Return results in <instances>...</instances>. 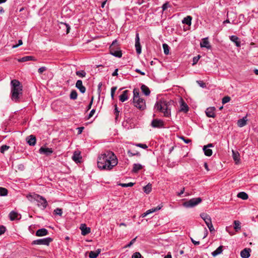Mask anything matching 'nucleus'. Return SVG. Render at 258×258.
I'll return each mask as SVG.
<instances>
[{"mask_svg":"<svg viewBox=\"0 0 258 258\" xmlns=\"http://www.w3.org/2000/svg\"><path fill=\"white\" fill-rule=\"evenodd\" d=\"M47 68L45 67H42L38 70V72L40 74H42L44 72L46 71Z\"/></svg>","mask_w":258,"mask_h":258,"instance_id":"51","label":"nucleus"},{"mask_svg":"<svg viewBox=\"0 0 258 258\" xmlns=\"http://www.w3.org/2000/svg\"><path fill=\"white\" fill-rule=\"evenodd\" d=\"M119 111H118V109H117V105H115V109H114V113L116 115V119H117V116H118L119 115Z\"/></svg>","mask_w":258,"mask_h":258,"instance_id":"55","label":"nucleus"},{"mask_svg":"<svg viewBox=\"0 0 258 258\" xmlns=\"http://www.w3.org/2000/svg\"><path fill=\"white\" fill-rule=\"evenodd\" d=\"M53 152V150L51 148L41 147L39 149V153L41 154H44L46 156L50 155Z\"/></svg>","mask_w":258,"mask_h":258,"instance_id":"12","label":"nucleus"},{"mask_svg":"<svg viewBox=\"0 0 258 258\" xmlns=\"http://www.w3.org/2000/svg\"><path fill=\"white\" fill-rule=\"evenodd\" d=\"M11 99L15 102H19L23 93L22 86L20 82L17 80L11 81Z\"/></svg>","mask_w":258,"mask_h":258,"instance_id":"2","label":"nucleus"},{"mask_svg":"<svg viewBox=\"0 0 258 258\" xmlns=\"http://www.w3.org/2000/svg\"><path fill=\"white\" fill-rule=\"evenodd\" d=\"M134 184L133 182H129L128 183H120L119 185L123 187H127L133 186Z\"/></svg>","mask_w":258,"mask_h":258,"instance_id":"45","label":"nucleus"},{"mask_svg":"<svg viewBox=\"0 0 258 258\" xmlns=\"http://www.w3.org/2000/svg\"><path fill=\"white\" fill-rule=\"evenodd\" d=\"M163 48L164 50V52L165 54L167 55L169 54V47L168 45L167 44H163Z\"/></svg>","mask_w":258,"mask_h":258,"instance_id":"44","label":"nucleus"},{"mask_svg":"<svg viewBox=\"0 0 258 258\" xmlns=\"http://www.w3.org/2000/svg\"><path fill=\"white\" fill-rule=\"evenodd\" d=\"M200 217L203 219L206 225L212 223L211 218L208 214L205 213H202L200 214Z\"/></svg>","mask_w":258,"mask_h":258,"instance_id":"11","label":"nucleus"},{"mask_svg":"<svg viewBox=\"0 0 258 258\" xmlns=\"http://www.w3.org/2000/svg\"><path fill=\"white\" fill-rule=\"evenodd\" d=\"M19 214L18 213L13 211L9 214V217L11 220L13 221L18 219Z\"/></svg>","mask_w":258,"mask_h":258,"instance_id":"28","label":"nucleus"},{"mask_svg":"<svg viewBox=\"0 0 258 258\" xmlns=\"http://www.w3.org/2000/svg\"><path fill=\"white\" fill-rule=\"evenodd\" d=\"M48 234V230L45 228L39 229L36 232L37 236H43Z\"/></svg>","mask_w":258,"mask_h":258,"instance_id":"20","label":"nucleus"},{"mask_svg":"<svg viewBox=\"0 0 258 258\" xmlns=\"http://www.w3.org/2000/svg\"><path fill=\"white\" fill-rule=\"evenodd\" d=\"M232 157L234 159V160L236 162V163H237L239 161V155L238 152H236L232 151Z\"/></svg>","mask_w":258,"mask_h":258,"instance_id":"35","label":"nucleus"},{"mask_svg":"<svg viewBox=\"0 0 258 258\" xmlns=\"http://www.w3.org/2000/svg\"><path fill=\"white\" fill-rule=\"evenodd\" d=\"M143 166L138 163H135L133 165V168L132 169V171L134 173L138 172L140 170L142 169Z\"/></svg>","mask_w":258,"mask_h":258,"instance_id":"26","label":"nucleus"},{"mask_svg":"<svg viewBox=\"0 0 258 258\" xmlns=\"http://www.w3.org/2000/svg\"><path fill=\"white\" fill-rule=\"evenodd\" d=\"M95 112V110L94 109H92L90 111V112L89 114L88 118H90V117H91L93 115Z\"/></svg>","mask_w":258,"mask_h":258,"instance_id":"62","label":"nucleus"},{"mask_svg":"<svg viewBox=\"0 0 258 258\" xmlns=\"http://www.w3.org/2000/svg\"><path fill=\"white\" fill-rule=\"evenodd\" d=\"M247 119L246 117H243L242 118L239 119L237 121V125L238 126L241 127L245 126L246 124Z\"/></svg>","mask_w":258,"mask_h":258,"instance_id":"23","label":"nucleus"},{"mask_svg":"<svg viewBox=\"0 0 258 258\" xmlns=\"http://www.w3.org/2000/svg\"><path fill=\"white\" fill-rule=\"evenodd\" d=\"M215 107H209L206 110V114L207 116L209 117H215Z\"/></svg>","mask_w":258,"mask_h":258,"instance_id":"15","label":"nucleus"},{"mask_svg":"<svg viewBox=\"0 0 258 258\" xmlns=\"http://www.w3.org/2000/svg\"><path fill=\"white\" fill-rule=\"evenodd\" d=\"M72 159L77 163H80L82 159L80 151H75L72 156Z\"/></svg>","mask_w":258,"mask_h":258,"instance_id":"10","label":"nucleus"},{"mask_svg":"<svg viewBox=\"0 0 258 258\" xmlns=\"http://www.w3.org/2000/svg\"><path fill=\"white\" fill-rule=\"evenodd\" d=\"M191 20L192 17L190 16H187V17L184 18V19L182 21V23L183 24H185L188 26H190L191 24Z\"/></svg>","mask_w":258,"mask_h":258,"instance_id":"27","label":"nucleus"},{"mask_svg":"<svg viewBox=\"0 0 258 258\" xmlns=\"http://www.w3.org/2000/svg\"><path fill=\"white\" fill-rule=\"evenodd\" d=\"M170 105V102L164 99H160L156 103L155 108L163 113L164 116L169 117L171 116Z\"/></svg>","mask_w":258,"mask_h":258,"instance_id":"3","label":"nucleus"},{"mask_svg":"<svg viewBox=\"0 0 258 258\" xmlns=\"http://www.w3.org/2000/svg\"><path fill=\"white\" fill-rule=\"evenodd\" d=\"M52 241V239L50 237H46L42 239H39L33 241L32 244L38 245H48L49 243Z\"/></svg>","mask_w":258,"mask_h":258,"instance_id":"8","label":"nucleus"},{"mask_svg":"<svg viewBox=\"0 0 258 258\" xmlns=\"http://www.w3.org/2000/svg\"><path fill=\"white\" fill-rule=\"evenodd\" d=\"M181 139H182L184 141V142L185 143H186V144H188V143H190L191 142L190 140H189V139H185L183 137H181Z\"/></svg>","mask_w":258,"mask_h":258,"instance_id":"63","label":"nucleus"},{"mask_svg":"<svg viewBox=\"0 0 258 258\" xmlns=\"http://www.w3.org/2000/svg\"><path fill=\"white\" fill-rule=\"evenodd\" d=\"M78 94L76 90L72 91L70 94V98L71 99L75 100L77 98Z\"/></svg>","mask_w":258,"mask_h":258,"instance_id":"41","label":"nucleus"},{"mask_svg":"<svg viewBox=\"0 0 258 258\" xmlns=\"http://www.w3.org/2000/svg\"><path fill=\"white\" fill-rule=\"evenodd\" d=\"M135 145L137 147H139L142 148L144 149H146L148 148V146L146 144H137Z\"/></svg>","mask_w":258,"mask_h":258,"instance_id":"53","label":"nucleus"},{"mask_svg":"<svg viewBox=\"0 0 258 258\" xmlns=\"http://www.w3.org/2000/svg\"><path fill=\"white\" fill-rule=\"evenodd\" d=\"M169 7H170V5H169V3H168V2L165 3V4H164L163 5V6L162 7L163 11H165Z\"/></svg>","mask_w":258,"mask_h":258,"instance_id":"50","label":"nucleus"},{"mask_svg":"<svg viewBox=\"0 0 258 258\" xmlns=\"http://www.w3.org/2000/svg\"><path fill=\"white\" fill-rule=\"evenodd\" d=\"M152 190V185L151 184H148L147 185L144 187V191L147 194H149Z\"/></svg>","mask_w":258,"mask_h":258,"instance_id":"36","label":"nucleus"},{"mask_svg":"<svg viewBox=\"0 0 258 258\" xmlns=\"http://www.w3.org/2000/svg\"><path fill=\"white\" fill-rule=\"evenodd\" d=\"M207 226L208 227V228L211 232H213L215 231V229L213 226L212 223L207 225Z\"/></svg>","mask_w":258,"mask_h":258,"instance_id":"52","label":"nucleus"},{"mask_svg":"<svg viewBox=\"0 0 258 258\" xmlns=\"http://www.w3.org/2000/svg\"><path fill=\"white\" fill-rule=\"evenodd\" d=\"M142 256L139 252H135L132 256V258H142Z\"/></svg>","mask_w":258,"mask_h":258,"instance_id":"48","label":"nucleus"},{"mask_svg":"<svg viewBox=\"0 0 258 258\" xmlns=\"http://www.w3.org/2000/svg\"><path fill=\"white\" fill-rule=\"evenodd\" d=\"M161 208H162V206H158V207H157L156 208L150 209L147 211V214H148V215H149L151 213L156 212V211L160 210L161 209Z\"/></svg>","mask_w":258,"mask_h":258,"instance_id":"37","label":"nucleus"},{"mask_svg":"<svg viewBox=\"0 0 258 258\" xmlns=\"http://www.w3.org/2000/svg\"><path fill=\"white\" fill-rule=\"evenodd\" d=\"M230 97L227 96H225L223 98L222 102L223 104H225L226 103L229 102L230 101Z\"/></svg>","mask_w":258,"mask_h":258,"instance_id":"47","label":"nucleus"},{"mask_svg":"<svg viewBox=\"0 0 258 258\" xmlns=\"http://www.w3.org/2000/svg\"><path fill=\"white\" fill-rule=\"evenodd\" d=\"M133 94H134V97H133V100H137V98H140V94L139 90L137 89H134L133 91Z\"/></svg>","mask_w":258,"mask_h":258,"instance_id":"38","label":"nucleus"},{"mask_svg":"<svg viewBox=\"0 0 258 258\" xmlns=\"http://www.w3.org/2000/svg\"><path fill=\"white\" fill-rule=\"evenodd\" d=\"M6 227L4 226H0V235L4 234L6 231Z\"/></svg>","mask_w":258,"mask_h":258,"instance_id":"54","label":"nucleus"},{"mask_svg":"<svg viewBox=\"0 0 258 258\" xmlns=\"http://www.w3.org/2000/svg\"><path fill=\"white\" fill-rule=\"evenodd\" d=\"M80 229L81 230V234L83 235H86L91 232L90 228L86 227L85 224H82L81 225Z\"/></svg>","mask_w":258,"mask_h":258,"instance_id":"13","label":"nucleus"},{"mask_svg":"<svg viewBox=\"0 0 258 258\" xmlns=\"http://www.w3.org/2000/svg\"><path fill=\"white\" fill-rule=\"evenodd\" d=\"M135 106L140 110H144L146 108V103L144 99L141 98L133 100Z\"/></svg>","mask_w":258,"mask_h":258,"instance_id":"7","label":"nucleus"},{"mask_svg":"<svg viewBox=\"0 0 258 258\" xmlns=\"http://www.w3.org/2000/svg\"><path fill=\"white\" fill-rule=\"evenodd\" d=\"M10 148V147L6 145H4L3 146H1V152L2 153H4V152L8 150Z\"/></svg>","mask_w":258,"mask_h":258,"instance_id":"46","label":"nucleus"},{"mask_svg":"<svg viewBox=\"0 0 258 258\" xmlns=\"http://www.w3.org/2000/svg\"><path fill=\"white\" fill-rule=\"evenodd\" d=\"M190 239H191V241H192V242L196 245H199L200 244V241H196L195 240H194L193 238H190Z\"/></svg>","mask_w":258,"mask_h":258,"instance_id":"59","label":"nucleus"},{"mask_svg":"<svg viewBox=\"0 0 258 258\" xmlns=\"http://www.w3.org/2000/svg\"><path fill=\"white\" fill-rule=\"evenodd\" d=\"M35 59L31 56H26L19 59L18 61L20 62H25L29 60H34Z\"/></svg>","mask_w":258,"mask_h":258,"instance_id":"32","label":"nucleus"},{"mask_svg":"<svg viewBox=\"0 0 258 258\" xmlns=\"http://www.w3.org/2000/svg\"><path fill=\"white\" fill-rule=\"evenodd\" d=\"M76 87L82 93H84L86 91V88L83 85L81 80H78L76 84Z\"/></svg>","mask_w":258,"mask_h":258,"instance_id":"16","label":"nucleus"},{"mask_svg":"<svg viewBox=\"0 0 258 258\" xmlns=\"http://www.w3.org/2000/svg\"><path fill=\"white\" fill-rule=\"evenodd\" d=\"M202 201V200L201 198H192L184 202L183 204V205L186 208H192L201 203Z\"/></svg>","mask_w":258,"mask_h":258,"instance_id":"6","label":"nucleus"},{"mask_svg":"<svg viewBox=\"0 0 258 258\" xmlns=\"http://www.w3.org/2000/svg\"><path fill=\"white\" fill-rule=\"evenodd\" d=\"M32 197L37 202L38 207H40L43 209L46 208L47 202L45 198L37 194H34Z\"/></svg>","mask_w":258,"mask_h":258,"instance_id":"5","label":"nucleus"},{"mask_svg":"<svg viewBox=\"0 0 258 258\" xmlns=\"http://www.w3.org/2000/svg\"><path fill=\"white\" fill-rule=\"evenodd\" d=\"M137 237L133 239L126 246V247H130L132 245H133L136 241Z\"/></svg>","mask_w":258,"mask_h":258,"instance_id":"57","label":"nucleus"},{"mask_svg":"<svg viewBox=\"0 0 258 258\" xmlns=\"http://www.w3.org/2000/svg\"><path fill=\"white\" fill-rule=\"evenodd\" d=\"M200 56L199 55L198 57H194L193 58V63L192 65H194L197 63L198 61Z\"/></svg>","mask_w":258,"mask_h":258,"instance_id":"56","label":"nucleus"},{"mask_svg":"<svg viewBox=\"0 0 258 258\" xmlns=\"http://www.w3.org/2000/svg\"><path fill=\"white\" fill-rule=\"evenodd\" d=\"M27 143L30 146H34L36 144V137L34 135L29 136L26 138Z\"/></svg>","mask_w":258,"mask_h":258,"instance_id":"14","label":"nucleus"},{"mask_svg":"<svg viewBox=\"0 0 258 258\" xmlns=\"http://www.w3.org/2000/svg\"><path fill=\"white\" fill-rule=\"evenodd\" d=\"M200 46L201 47H206L208 49L211 48V47L208 41V37L204 38L202 39V41L200 43Z\"/></svg>","mask_w":258,"mask_h":258,"instance_id":"17","label":"nucleus"},{"mask_svg":"<svg viewBox=\"0 0 258 258\" xmlns=\"http://www.w3.org/2000/svg\"><path fill=\"white\" fill-rule=\"evenodd\" d=\"M59 27L61 29H66V33L67 34H68L70 32V30L71 28L69 24H68L67 23L61 22L60 23Z\"/></svg>","mask_w":258,"mask_h":258,"instance_id":"24","label":"nucleus"},{"mask_svg":"<svg viewBox=\"0 0 258 258\" xmlns=\"http://www.w3.org/2000/svg\"><path fill=\"white\" fill-rule=\"evenodd\" d=\"M151 125L154 128H161L164 126V122L161 119H155L152 120Z\"/></svg>","mask_w":258,"mask_h":258,"instance_id":"9","label":"nucleus"},{"mask_svg":"<svg viewBox=\"0 0 258 258\" xmlns=\"http://www.w3.org/2000/svg\"><path fill=\"white\" fill-rule=\"evenodd\" d=\"M76 74L78 76L81 78L85 77L86 75V72L83 70L77 71Z\"/></svg>","mask_w":258,"mask_h":258,"instance_id":"42","label":"nucleus"},{"mask_svg":"<svg viewBox=\"0 0 258 258\" xmlns=\"http://www.w3.org/2000/svg\"><path fill=\"white\" fill-rule=\"evenodd\" d=\"M8 194V190L4 187H0V195L2 196H7Z\"/></svg>","mask_w":258,"mask_h":258,"instance_id":"43","label":"nucleus"},{"mask_svg":"<svg viewBox=\"0 0 258 258\" xmlns=\"http://www.w3.org/2000/svg\"><path fill=\"white\" fill-rule=\"evenodd\" d=\"M237 197L238 198L241 199L243 200H246L248 198V195L246 192H243V191L239 192L237 194Z\"/></svg>","mask_w":258,"mask_h":258,"instance_id":"29","label":"nucleus"},{"mask_svg":"<svg viewBox=\"0 0 258 258\" xmlns=\"http://www.w3.org/2000/svg\"><path fill=\"white\" fill-rule=\"evenodd\" d=\"M109 50L110 54L115 57H121L122 56L121 51L118 48L117 41L116 40L112 42L109 47Z\"/></svg>","mask_w":258,"mask_h":258,"instance_id":"4","label":"nucleus"},{"mask_svg":"<svg viewBox=\"0 0 258 258\" xmlns=\"http://www.w3.org/2000/svg\"><path fill=\"white\" fill-rule=\"evenodd\" d=\"M203 150L206 156H211L212 155V150L209 148H207V147H203Z\"/></svg>","mask_w":258,"mask_h":258,"instance_id":"33","label":"nucleus"},{"mask_svg":"<svg viewBox=\"0 0 258 258\" xmlns=\"http://www.w3.org/2000/svg\"><path fill=\"white\" fill-rule=\"evenodd\" d=\"M116 156L111 151H106L98 157V167L101 169L111 170L117 164Z\"/></svg>","mask_w":258,"mask_h":258,"instance_id":"1","label":"nucleus"},{"mask_svg":"<svg viewBox=\"0 0 258 258\" xmlns=\"http://www.w3.org/2000/svg\"><path fill=\"white\" fill-rule=\"evenodd\" d=\"M250 248H244L240 252V255L242 258H248L250 256Z\"/></svg>","mask_w":258,"mask_h":258,"instance_id":"19","label":"nucleus"},{"mask_svg":"<svg viewBox=\"0 0 258 258\" xmlns=\"http://www.w3.org/2000/svg\"><path fill=\"white\" fill-rule=\"evenodd\" d=\"M127 154L130 157H132L133 156H140V154L138 151L131 149H130L127 151Z\"/></svg>","mask_w":258,"mask_h":258,"instance_id":"30","label":"nucleus"},{"mask_svg":"<svg viewBox=\"0 0 258 258\" xmlns=\"http://www.w3.org/2000/svg\"><path fill=\"white\" fill-rule=\"evenodd\" d=\"M22 44H23V42H22V40H19L18 41V44L13 45V48H16V47H18L19 46L21 45Z\"/></svg>","mask_w":258,"mask_h":258,"instance_id":"58","label":"nucleus"},{"mask_svg":"<svg viewBox=\"0 0 258 258\" xmlns=\"http://www.w3.org/2000/svg\"><path fill=\"white\" fill-rule=\"evenodd\" d=\"M128 90H125L122 92V94L119 96V100L121 102H123L128 99Z\"/></svg>","mask_w":258,"mask_h":258,"instance_id":"22","label":"nucleus"},{"mask_svg":"<svg viewBox=\"0 0 258 258\" xmlns=\"http://www.w3.org/2000/svg\"><path fill=\"white\" fill-rule=\"evenodd\" d=\"M188 107L187 105L185 103L182 102L180 105V111H183L184 112H186L188 111Z\"/></svg>","mask_w":258,"mask_h":258,"instance_id":"34","label":"nucleus"},{"mask_svg":"<svg viewBox=\"0 0 258 258\" xmlns=\"http://www.w3.org/2000/svg\"><path fill=\"white\" fill-rule=\"evenodd\" d=\"M223 251V246H219L215 251L212 252V255L213 256H216L217 255L222 253Z\"/></svg>","mask_w":258,"mask_h":258,"instance_id":"31","label":"nucleus"},{"mask_svg":"<svg viewBox=\"0 0 258 258\" xmlns=\"http://www.w3.org/2000/svg\"><path fill=\"white\" fill-rule=\"evenodd\" d=\"M93 97H92L91 100L89 104L88 105V106L87 107V110H88L91 109V106H92V103H93Z\"/></svg>","mask_w":258,"mask_h":258,"instance_id":"60","label":"nucleus"},{"mask_svg":"<svg viewBox=\"0 0 258 258\" xmlns=\"http://www.w3.org/2000/svg\"><path fill=\"white\" fill-rule=\"evenodd\" d=\"M135 71H136V72H137V73H140V74L141 75H143V76H144V75H145V73L144 72H142L141 70H139V69H136Z\"/></svg>","mask_w":258,"mask_h":258,"instance_id":"64","label":"nucleus"},{"mask_svg":"<svg viewBox=\"0 0 258 258\" xmlns=\"http://www.w3.org/2000/svg\"><path fill=\"white\" fill-rule=\"evenodd\" d=\"M101 251V249H97L95 251H91L89 252V256L90 258H96L97 256L100 253Z\"/></svg>","mask_w":258,"mask_h":258,"instance_id":"21","label":"nucleus"},{"mask_svg":"<svg viewBox=\"0 0 258 258\" xmlns=\"http://www.w3.org/2000/svg\"><path fill=\"white\" fill-rule=\"evenodd\" d=\"M141 90L142 92L146 96H148L150 94L149 88L145 85H142L141 86Z\"/></svg>","mask_w":258,"mask_h":258,"instance_id":"25","label":"nucleus"},{"mask_svg":"<svg viewBox=\"0 0 258 258\" xmlns=\"http://www.w3.org/2000/svg\"><path fill=\"white\" fill-rule=\"evenodd\" d=\"M230 40L234 42L237 47H240L241 46L240 40L237 36L235 35H232L230 36Z\"/></svg>","mask_w":258,"mask_h":258,"instance_id":"18","label":"nucleus"},{"mask_svg":"<svg viewBox=\"0 0 258 258\" xmlns=\"http://www.w3.org/2000/svg\"><path fill=\"white\" fill-rule=\"evenodd\" d=\"M234 229L237 231L238 230L240 229L241 226H240V222L239 221H234Z\"/></svg>","mask_w":258,"mask_h":258,"instance_id":"40","label":"nucleus"},{"mask_svg":"<svg viewBox=\"0 0 258 258\" xmlns=\"http://www.w3.org/2000/svg\"><path fill=\"white\" fill-rule=\"evenodd\" d=\"M135 42H140L139 34L138 33H136Z\"/></svg>","mask_w":258,"mask_h":258,"instance_id":"61","label":"nucleus"},{"mask_svg":"<svg viewBox=\"0 0 258 258\" xmlns=\"http://www.w3.org/2000/svg\"><path fill=\"white\" fill-rule=\"evenodd\" d=\"M135 47L137 53L139 54L141 53L142 49L141 45L140 42H135Z\"/></svg>","mask_w":258,"mask_h":258,"instance_id":"39","label":"nucleus"},{"mask_svg":"<svg viewBox=\"0 0 258 258\" xmlns=\"http://www.w3.org/2000/svg\"><path fill=\"white\" fill-rule=\"evenodd\" d=\"M54 212L56 215H58L59 216H61L62 213V210L59 208H57L55 210H54Z\"/></svg>","mask_w":258,"mask_h":258,"instance_id":"49","label":"nucleus"}]
</instances>
